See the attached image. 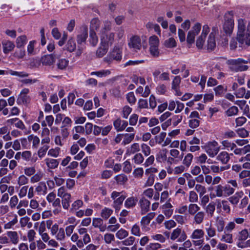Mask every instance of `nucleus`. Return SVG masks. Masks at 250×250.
Returning <instances> with one entry per match:
<instances>
[{
  "instance_id": "f257e3e1",
  "label": "nucleus",
  "mask_w": 250,
  "mask_h": 250,
  "mask_svg": "<svg viewBox=\"0 0 250 250\" xmlns=\"http://www.w3.org/2000/svg\"><path fill=\"white\" fill-rule=\"evenodd\" d=\"M237 40L242 44L250 45V21L239 19Z\"/></svg>"
},
{
  "instance_id": "f03ea898",
  "label": "nucleus",
  "mask_w": 250,
  "mask_h": 250,
  "mask_svg": "<svg viewBox=\"0 0 250 250\" xmlns=\"http://www.w3.org/2000/svg\"><path fill=\"white\" fill-rule=\"evenodd\" d=\"M225 185H218L214 187V197H227L232 195L235 192V188H238L236 180H229Z\"/></svg>"
},
{
  "instance_id": "7ed1b4c3",
  "label": "nucleus",
  "mask_w": 250,
  "mask_h": 250,
  "mask_svg": "<svg viewBox=\"0 0 250 250\" xmlns=\"http://www.w3.org/2000/svg\"><path fill=\"white\" fill-rule=\"evenodd\" d=\"M236 226L234 222H229L226 224L225 229L221 235L220 241L227 244H233L234 239L232 231L235 229Z\"/></svg>"
},
{
  "instance_id": "20e7f679",
  "label": "nucleus",
  "mask_w": 250,
  "mask_h": 250,
  "mask_svg": "<svg viewBox=\"0 0 250 250\" xmlns=\"http://www.w3.org/2000/svg\"><path fill=\"white\" fill-rule=\"evenodd\" d=\"M247 63L248 61L241 58L229 60L226 62L229 68L234 72L247 70L248 69V66L243 64Z\"/></svg>"
},
{
  "instance_id": "39448f33",
  "label": "nucleus",
  "mask_w": 250,
  "mask_h": 250,
  "mask_svg": "<svg viewBox=\"0 0 250 250\" xmlns=\"http://www.w3.org/2000/svg\"><path fill=\"white\" fill-rule=\"evenodd\" d=\"M149 52L151 56L154 58H157L160 56L159 49V39L156 36H152L148 40Z\"/></svg>"
},
{
  "instance_id": "423d86ee",
  "label": "nucleus",
  "mask_w": 250,
  "mask_h": 250,
  "mask_svg": "<svg viewBox=\"0 0 250 250\" xmlns=\"http://www.w3.org/2000/svg\"><path fill=\"white\" fill-rule=\"evenodd\" d=\"M187 238V235L184 230L181 229L177 228L171 232L170 239L172 241L177 240L178 242H182L185 241Z\"/></svg>"
},
{
  "instance_id": "0eeeda50",
  "label": "nucleus",
  "mask_w": 250,
  "mask_h": 250,
  "mask_svg": "<svg viewBox=\"0 0 250 250\" xmlns=\"http://www.w3.org/2000/svg\"><path fill=\"white\" fill-rule=\"evenodd\" d=\"M128 45L130 49L136 51L140 50L142 46L140 37L137 35L132 36L128 41Z\"/></svg>"
},
{
  "instance_id": "6e6552de",
  "label": "nucleus",
  "mask_w": 250,
  "mask_h": 250,
  "mask_svg": "<svg viewBox=\"0 0 250 250\" xmlns=\"http://www.w3.org/2000/svg\"><path fill=\"white\" fill-rule=\"evenodd\" d=\"M220 146L215 141L210 142L206 147V152L211 157L216 156L220 150Z\"/></svg>"
},
{
  "instance_id": "1a4fd4ad",
  "label": "nucleus",
  "mask_w": 250,
  "mask_h": 250,
  "mask_svg": "<svg viewBox=\"0 0 250 250\" xmlns=\"http://www.w3.org/2000/svg\"><path fill=\"white\" fill-rule=\"evenodd\" d=\"M114 33L112 32L101 34V44H104L109 47L114 42Z\"/></svg>"
},
{
  "instance_id": "9d476101",
  "label": "nucleus",
  "mask_w": 250,
  "mask_h": 250,
  "mask_svg": "<svg viewBox=\"0 0 250 250\" xmlns=\"http://www.w3.org/2000/svg\"><path fill=\"white\" fill-rule=\"evenodd\" d=\"M209 31V28L208 25H204L203 27V30L201 35L198 38L196 41V46L200 49L202 48L204 45L205 39Z\"/></svg>"
},
{
  "instance_id": "9b49d317",
  "label": "nucleus",
  "mask_w": 250,
  "mask_h": 250,
  "mask_svg": "<svg viewBox=\"0 0 250 250\" xmlns=\"http://www.w3.org/2000/svg\"><path fill=\"white\" fill-rule=\"evenodd\" d=\"M29 92V90L28 88L23 89L20 93L19 97L17 99V103L19 104H24L29 103L30 101V98L27 95Z\"/></svg>"
},
{
  "instance_id": "f8f14e48",
  "label": "nucleus",
  "mask_w": 250,
  "mask_h": 250,
  "mask_svg": "<svg viewBox=\"0 0 250 250\" xmlns=\"http://www.w3.org/2000/svg\"><path fill=\"white\" fill-rule=\"evenodd\" d=\"M121 59V51L119 47L115 46L110 54L109 59L106 57L104 59V60L109 62H110L112 60L120 61Z\"/></svg>"
},
{
  "instance_id": "ddd939ff",
  "label": "nucleus",
  "mask_w": 250,
  "mask_h": 250,
  "mask_svg": "<svg viewBox=\"0 0 250 250\" xmlns=\"http://www.w3.org/2000/svg\"><path fill=\"white\" fill-rule=\"evenodd\" d=\"M249 237V233L247 229H243L241 231H239L237 236V242L236 245L237 246L238 243H240L241 245H243L244 243V241L246 240L247 241V239Z\"/></svg>"
},
{
  "instance_id": "4468645a",
  "label": "nucleus",
  "mask_w": 250,
  "mask_h": 250,
  "mask_svg": "<svg viewBox=\"0 0 250 250\" xmlns=\"http://www.w3.org/2000/svg\"><path fill=\"white\" fill-rule=\"evenodd\" d=\"M6 235L9 240V243L11 242L14 245H17L20 241L19 236L18 232L16 231H7Z\"/></svg>"
},
{
  "instance_id": "2eb2a0df",
  "label": "nucleus",
  "mask_w": 250,
  "mask_h": 250,
  "mask_svg": "<svg viewBox=\"0 0 250 250\" xmlns=\"http://www.w3.org/2000/svg\"><path fill=\"white\" fill-rule=\"evenodd\" d=\"M206 216L205 212L203 211H198L194 215L193 223L196 225H199L203 223Z\"/></svg>"
},
{
  "instance_id": "dca6fc26",
  "label": "nucleus",
  "mask_w": 250,
  "mask_h": 250,
  "mask_svg": "<svg viewBox=\"0 0 250 250\" xmlns=\"http://www.w3.org/2000/svg\"><path fill=\"white\" fill-rule=\"evenodd\" d=\"M139 205L141 208V214H144L149 210L150 202L145 198H143L139 201Z\"/></svg>"
},
{
  "instance_id": "f3484780",
  "label": "nucleus",
  "mask_w": 250,
  "mask_h": 250,
  "mask_svg": "<svg viewBox=\"0 0 250 250\" xmlns=\"http://www.w3.org/2000/svg\"><path fill=\"white\" fill-rule=\"evenodd\" d=\"M113 125L117 131H122L126 127L128 123L126 121L118 119L114 122Z\"/></svg>"
},
{
  "instance_id": "a211bd4d",
  "label": "nucleus",
  "mask_w": 250,
  "mask_h": 250,
  "mask_svg": "<svg viewBox=\"0 0 250 250\" xmlns=\"http://www.w3.org/2000/svg\"><path fill=\"white\" fill-rule=\"evenodd\" d=\"M88 35V28L86 26L82 27V32L78 35L77 40L78 44H82L85 42Z\"/></svg>"
},
{
  "instance_id": "6ab92c4d",
  "label": "nucleus",
  "mask_w": 250,
  "mask_h": 250,
  "mask_svg": "<svg viewBox=\"0 0 250 250\" xmlns=\"http://www.w3.org/2000/svg\"><path fill=\"white\" fill-rule=\"evenodd\" d=\"M41 137L42 138L41 140L42 144H49L50 142L51 139L50 138V130L47 127H44L41 133Z\"/></svg>"
},
{
  "instance_id": "aec40b11",
  "label": "nucleus",
  "mask_w": 250,
  "mask_h": 250,
  "mask_svg": "<svg viewBox=\"0 0 250 250\" xmlns=\"http://www.w3.org/2000/svg\"><path fill=\"white\" fill-rule=\"evenodd\" d=\"M225 222L224 219L220 216H218L216 218L215 226L218 232H223L225 229Z\"/></svg>"
},
{
  "instance_id": "412c9836",
  "label": "nucleus",
  "mask_w": 250,
  "mask_h": 250,
  "mask_svg": "<svg viewBox=\"0 0 250 250\" xmlns=\"http://www.w3.org/2000/svg\"><path fill=\"white\" fill-rule=\"evenodd\" d=\"M41 62L43 65L51 66L55 62V59L52 55H44L41 59Z\"/></svg>"
},
{
  "instance_id": "4be33fe9",
  "label": "nucleus",
  "mask_w": 250,
  "mask_h": 250,
  "mask_svg": "<svg viewBox=\"0 0 250 250\" xmlns=\"http://www.w3.org/2000/svg\"><path fill=\"white\" fill-rule=\"evenodd\" d=\"M155 213L154 212H150L146 215L143 217L141 219L140 223L143 228H146L150 223V221L154 217Z\"/></svg>"
},
{
  "instance_id": "5701e85b",
  "label": "nucleus",
  "mask_w": 250,
  "mask_h": 250,
  "mask_svg": "<svg viewBox=\"0 0 250 250\" xmlns=\"http://www.w3.org/2000/svg\"><path fill=\"white\" fill-rule=\"evenodd\" d=\"M243 195V191H237L233 195L230 196L228 198V200L232 205L236 206L238 204L240 199L242 197Z\"/></svg>"
},
{
  "instance_id": "b1692460",
  "label": "nucleus",
  "mask_w": 250,
  "mask_h": 250,
  "mask_svg": "<svg viewBox=\"0 0 250 250\" xmlns=\"http://www.w3.org/2000/svg\"><path fill=\"white\" fill-rule=\"evenodd\" d=\"M92 225L94 228H99L101 232L104 231L106 229V226L103 225V221L99 218H93Z\"/></svg>"
},
{
  "instance_id": "393cba45",
  "label": "nucleus",
  "mask_w": 250,
  "mask_h": 250,
  "mask_svg": "<svg viewBox=\"0 0 250 250\" xmlns=\"http://www.w3.org/2000/svg\"><path fill=\"white\" fill-rule=\"evenodd\" d=\"M125 198L126 196L125 195H121L120 197L114 200L112 207L115 208L116 212L118 211L121 209L123 201Z\"/></svg>"
},
{
  "instance_id": "a878e982",
  "label": "nucleus",
  "mask_w": 250,
  "mask_h": 250,
  "mask_svg": "<svg viewBox=\"0 0 250 250\" xmlns=\"http://www.w3.org/2000/svg\"><path fill=\"white\" fill-rule=\"evenodd\" d=\"M230 159L229 154L226 151L221 152L216 157V160L223 164H227Z\"/></svg>"
},
{
  "instance_id": "bb28decb",
  "label": "nucleus",
  "mask_w": 250,
  "mask_h": 250,
  "mask_svg": "<svg viewBox=\"0 0 250 250\" xmlns=\"http://www.w3.org/2000/svg\"><path fill=\"white\" fill-rule=\"evenodd\" d=\"M216 46V42L215 40V34L211 32L208 38L207 41V49L208 50H212Z\"/></svg>"
},
{
  "instance_id": "cd10ccee",
  "label": "nucleus",
  "mask_w": 250,
  "mask_h": 250,
  "mask_svg": "<svg viewBox=\"0 0 250 250\" xmlns=\"http://www.w3.org/2000/svg\"><path fill=\"white\" fill-rule=\"evenodd\" d=\"M44 161L49 169H55L58 167L59 164V162L58 160L52 158H46Z\"/></svg>"
},
{
  "instance_id": "c85d7f7f",
  "label": "nucleus",
  "mask_w": 250,
  "mask_h": 250,
  "mask_svg": "<svg viewBox=\"0 0 250 250\" xmlns=\"http://www.w3.org/2000/svg\"><path fill=\"white\" fill-rule=\"evenodd\" d=\"M2 46L3 52L5 54L8 53L12 51L15 46L14 43L12 42L9 41L3 42H2Z\"/></svg>"
},
{
  "instance_id": "c756f323",
  "label": "nucleus",
  "mask_w": 250,
  "mask_h": 250,
  "mask_svg": "<svg viewBox=\"0 0 250 250\" xmlns=\"http://www.w3.org/2000/svg\"><path fill=\"white\" fill-rule=\"evenodd\" d=\"M205 233L203 229H194L190 235V238L193 240L202 239L204 236Z\"/></svg>"
},
{
  "instance_id": "7c9ffc66",
  "label": "nucleus",
  "mask_w": 250,
  "mask_h": 250,
  "mask_svg": "<svg viewBox=\"0 0 250 250\" xmlns=\"http://www.w3.org/2000/svg\"><path fill=\"white\" fill-rule=\"evenodd\" d=\"M68 64L69 61L68 60L66 59H60L56 63V66L58 70H63L66 68Z\"/></svg>"
},
{
  "instance_id": "2f4dec72",
  "label": "nucleus",
  "mask_w": 250,
  "mask_h": 250,
  "mask_svg": "<svg viewBox=\"0 0 250 250\" xmlns=\"http://www.w3.org/2000/svg\"><path fill=\"white\" fill-rule=\"evenodd\" d=\"M138 201L137 198L134 197H130L128 198L125 202V206L127 208H134Z\"/></svg>"
},
{
  "instance_id": "473e14b6",
  "label": "nucleus",
  "mask_w": 250,
  "mask_h": 250,
  "mask_svg": "<svg viewBox=\"0 0 250 250\" xmlns=\"http://www.w3.org/2000/svg\"><path fill=\"white\" fill-rule=\"evenodd\" d=\"M206 213L209 217H212L214 215L215 210V205L214 202L209 203L205 208Z\"/></svg>"
},
{
  "instance_id": "72a5a7b5",
  "label": "nucleus",
  "mask_w": 250,
  "mask_h": 250,
  "mask_svg": "<svg viewBox=\"0 0 250 250\" xmlns=\"http://www.w3.org/2000/svg\"><path fill=\"white\" fill-rule=\"evenodd\" d=\"M35 191L38 194L45 195L47 193V187L43 182L40 183L35 188Z\"/></svg>"
},
{
  "instance_id": "f704fd0d",
  "label": "nucleus",
  "mask_w": 250,
  "mask_h": 250,
  "mask_svg": "<svg viewBox=\"0 0 250 250\" xmlns=\"http://www.w3.org/2000/svg\"><path fill=\"white\" fill-rule=\"evenodd\" d=\"M182 119L183 116L182 115H175L173 116L167 122L168 123V125H169L170 123L172 122L174 126H176L182 121Z\"/></svg>"
},
{
  "instance_id": "c9c22d12",
  "label": "nucleus",
  "mask_w": 250,
  "mask_h": 250,
  "mask_svg": "<svg viewBox=\"0 0 250 250\" xmlns=\"http://www.w3.org/2000/svg\"><path fill=\"white\" fill-rule=\"evenodd\" d=\"M76 48V45L74 40L72 38H70L65 45V49L72 52L75 50Z\"/></svg>"
},
{
  "instance_id": "e433bc0d",
  "label": "nucleus",
  "mask_w": 250,
  "mask_h": 250,
  "mask_svg": "<svg viewBox=\"0 0 250 250\" xmlns=\"http://www.w3.org/2000/svg\"><path fill=\"white\" fill-rule=\"evenodd\" d=\"M27 41V38L25 35L18 37L16 41L17 47L19 48L23 47L26 43Z\"/></svg>"
},
{
  "instance_id": "4c0bfd02",
  "label": "nucleus",
  "mask_w": 250,
  "mask_h": 250,
  "mask_svg": "<svg viewBox=\"0 0 250 250\" xmlns=\"http://www.w3.org/2000/svg\"><path fill=\"white\" fill-rule=\"evenodd\" d=\"M200 210V207L196 204H190L188 207V212L191 215L196 214Z\"/></svg>"
},
{
  "instance_id": "58836bf2",
  "label": "nucleus",
  "mask_w": 250,
  "mask_h": 250,
  "mask_svg": "<svg viewBox=\"0 0 250 250\" xmlns=\"http://www.w3.org/2000/svg\"><path fill=\"white\" fill-rule=\"evenodd\" d=\"M215 95L217 96H222L227 91V87L222 85H219L214 88Z\"/></svg>"
},
{
  "instance_id": "ea45409f",
  "label": "nucleus",
  "mask_w": 250,
  "mask_h": 250,
  "mask_svg": "<svg viewBox=\"0 0 250 250\" xmlns=\"http://www.w3.org/2000/svg\"><path fill=\"white\" fill-rule=\"evenodd\" d=\"M164 45L166 48H172L176 46L177 43L175 40L173 38L171 37L165 41Z\"/></svg>"
},
{
  "instance_id": "a19ab883",
  "label": "nucleus",
  "mask_w": 250,
  "mask_h": 250,
  "mask_svg": "<svg viewBox=\"0 0 250 250\" xmlns=\"http://www.w3.org/2000/svg\"><path fill=\"white\" fill-rule=\"evenodd\" d=\"M8 74L21 78L27 77L29 76V74L25 71H16L10 69L8 70Z\"/></svg>"
},
{
  "instance_id": "79ce46f5",
  "label": "nucleus",
  "mask_w": 250,
  "mask_h": 250,
  "mask_svg": "<svg viewBox=\"0 0 250 250\" xmlns=\"http://www.w3.org/2000/svg\"><path fill=\"white\" fill-rule=\"evenodd\" d=\"M123 140L122 144L124 145L129 144L134 139L135 136V133H125L123 134Z\"/></svg>"
},
{
  "instance_id": "37998d69",
  "label": "nucleus",
  "mask_w": 250,
  "mask_h": 250,
  "mask_svg": "<svg viewBox=\"0 0 250 250\" xmlns=\"http://www.w3.org/2000/svg\"><path fill=\"white\" fill-rule=\"evenodd\" d=\"M71 194L69 193L62 198V204L63 208L67 209L70 206Z\"/></svg>"
},
{
  "instance_id": "c03bdc74",
  "label": "nucleus",
  "mask_w": 250,
  "mask_h": 250,
  "mask_svg": "<svg viewBox=\"0 0 250 250\" xmlns=\"http://www.w3.org/2000/svg\"><path fill=\"white\" fill-rule=\"evenodd\" d=\"M108 49V47L100 44V46L96 51V55L99 58L102 57L107 53Z\"/></svg>"
},
{
  "instance_id": "a18cd8bd",
  "label": "nucleus",
  "mask_w": 250,
  "mask_h": 250,
  "mask_svg": "<svg viewBox=\"0 0 250 250\" xmlns=\"http://www.w3.org/2000/svg\"><path fill=\"white\" fill-rule=\"evenodd\" d=\"M207 233V239L214 237L216 235V230L211 225L207 227L205 229Z\"/></svg>"
},
{
  "instance_id": "49530a36",
  "label": "nucleus",
  "mask_w": 250,
  "mask_h": 250,
  "mask_svg": "<svg viewBox=\"0 0 250 250\" xmlns=\"http://www.w3.org/2000/svg\"><path fill=\"white\" fill-rule=\"evenodd\" d=\"M115 179L118 184L124 185L128 180L127 177L125 174H119L115 177Z\"/></svg>"
},
{
  "instance_id": "de8ad7c7",
  "label": "nucleus",
  "mask_w": 250,
  "mask_h": 250,
  "mask_svg": "<svg viewBox=\"0 0 250 250\" xmlns=\"http://www.w3.org/2000/svg\"><path fill=\"white\" fill-rule=\"evenodd\" d=\"M193 157V155L191 153H188L186 155L183 161V164L184 166L188 167L191 164Z\"/></svg>"
},
{
  "instance_id": "09e8293b",
  "label": "nucleus",
  "mask_w": 250,
  "mask_h": 250,
  "mask_svg": "<svg viewBox=\"0 0 250 250\" xmlns=\"http://www.w3.org/2000/svg\"><path fill=\"white\" fill-rule=\"evenodd\" d=\"M169 153L171 157L175 159H178L179 160H182L184 155L183 153L180 154L179 151L176 149H172L170 150Z\"/></svg>"
},
{
  "instance_id": "8fccbe9b",
  "label": "nucleus",
  "mask_w": 250,
  "mask_h": 250,
  "mask_svg": "<svg viewBox=\"0 0 250 250\" xmlns=\"http://www.w3.org/2000/svg\"><path fill=\"white\" fill-rule=\"evenodd\" d=\"M89 41L91 44L95 46L98 42V38L96 33L93 31H90L89 36Z\"/></svg>"
},
{
  "instance_id": "3c124183",
  "label": "nucleus",
  "mask_w": 250,
  "mask_h": 250,
  "mask_svg": "<svg viewBox=\"0 0 250 250\" xmlns=\"http://www.w3.org/2000/svg\"><path fill=\"white\" fill-rule=\"evenodd\" d=\"M229 166H222L219 167L218 166L212 165L210 166V170L214 173H219L225 170L229 169Z\"/></svg>"
},
{
  "instance_id": "603ef678",
  "label": "nucleus",
  "mask_w": 250,
  "mask_h": 250,
  "mask_svg": "<svg viewBox=\"0 0 250 250\" xmlns=\"http://www.w3.org/2000/svg\"><path fill=\"white\" fill-rule=\"evenodd\" d=\"M29 141H32L33 147L37 148L40 144V139L37 136L30 135L28 137Z\"/></svg>"
},
{
  "instance_id": "864d4df0",
  "label": "nucleus",
  "mask_w": 250,
  "mask_h": 250,
  "mask_svg": "<svg viewBox=\"0 0 250 250\" xmlns=\"http://www.w3.org/2000/svg\"><path fill=\"white\" fill-rule=\"evenodd\" d=\"M113 212V210L109 208H104L102 210L101 216L104 219H108Z\"/></svg>"
},
{
  "instance_id": "5fc2aeb1",
  "label": "nucleus",
  "mask_w": 250,
  "mask_h": 250,
  "mask_svg": "<svg viewBox=\"0 0 250 250\" xmlns=\"http://www.w3.org/2000/svg\"><path fill=\"white\" fill-rule=\"evenodd\" d=\"M43 176V174L41 172H38L35 173L30 178V182L31 183H35L40 181Z\"/></svg>"
},
{
  "instance_id": "6e6d98bb",
  "label": "nucleus",
  "mask_w": 250,
  "mask_h": 250,
  "mask_svg": "<svg viewBox=\"0 0 250 250\" xmlns=\"http://www.w3.org/2000/svg\"><path fill=\"white\" fill-rule=\"evenodd\" d=\"M29 180L24 175L20 176L17 179V184L19 187L25 185L28 183Z\"/></svg>"
},
{
  "instance_id": "4d7b16f0",
  "label": "nucleus",
  "mask_w": 250,
  "mask_h": 250,
  "mask_svg": "<svg viewBox=\"0 0 250 250\" xmlns=\"http://www.w3.org/2000/svg\"><path fill=\"white\" fill-rule=\"evenodd\" d=\"M111 29V23L108 21H106L104 23V25L101 31V34L102 33H108Z\"/></svg>"
},
{
  "instance_id": "13d9d810",
  "label": "nucleus",
  "mask_w": 250,
  "mask_h": 250,
  "mask_svg": "<svg viewBox=\"0 0 250 250\" xmlns=\"http://www.w3.org/2000/svg\"><path fill=\"white\" fill-rule=\"evenodd\" d=\"M162 245L158 243H150L146 246V250H158L161 248Z\"/></svg>"
},
{
  "instance_id": "bf43d9fd",
  "label": "nucleus",
  "mask_w": 250,
  "mask_h": 250,
  "mask_svg": "<svg viewBox=\"0 0 250 250\" xmlns=\"http://www.w3.org/2000/svg\"><path fill=\"white\" fill-rule=\"evenodd\" d=\"M83 201L81 200H77L74 202L71 205V208H70L71 211H73L78 209L80 208L83 206Z\"/></svg>"
},
{
  "instance_id": "052dcab7",
  "label": "nucleus",
  "mask_w": 250,
  "mask_h": 250,
  "mask_svg": "<svg viewBox=\"0 0 250 250\" xmlns=\"http://www.w3.org/2000/svg\"><path fill=\"white\" fill-rule=\"evenodd\" d=\"M49 147V146H48L44 145L40 148L38 151V155L40 159H42L45 155Z\"/></svg>"
},
{
  "instance_id": "680f3d73",
  "label": "nucleus",
  "mask_w": 250,
  "mask_h": 250,
  "mask_svg": "<svg viewBox=\"0 0 250 250\" xmlns=\"http://www.w3.org/2000/svg\"><path fill=\"white\" fill-rule=\"evenodd\" d=\"M234 27V23L231 21L230 22H225L223 28L226 33H230Z\"/></svg>"
},
{
  "instance_id": "e2e57ef3",
  "label": "nucleus",
  "mask_w": 250,
  "mask_h": 250,
  "mask_svg": "<svg viewBox=\"0 0 250 250\" xmlns=\"http://www.w3.org/2000/svg\"><path fill=\"white\" fill-rule=\"evenodd\" d=\"M104 239L106 244H110L115 241V237L112 233H106L104 235Z\"/></svg>"
},
{
  "instance_id": "0e129e2a",
  "label": "nucleus",
  "mask_w": 250,
  "mask_h": 250,
  "mask_svg": "<svg viewBox=\"0 0 250 250\" xmlns=\"http://www.w3.org/2000/svg\"><path fill=\"white\" fill-rule=\"evenodd\" d=\"M128 231L123 229H119L116 234V237L120 240H122L126 237L128 236Z\"/></svg>"
},
{
  "instance_id": "69168bd1",
  "label": "nucleus",
  "mask_w": 250,
  "mask_h": 250,
  "mask_svg": "<svg viewBox=\"0 0 250 250\" xmlns=\"http://www.w3.org/2000/svg\"><path fill=\"white\" fill-rule=\"evenodd\" d=\"M131 233L134 236L140 237L141 235L140 227L137 224L134 225L131 228Z\"/></svg>"
},
{
  "instance_id": "338daca9",
  "label": "nucleus",
  "mask_w": 250,
  "mask_h": 250,
  "mask_svg": "<svg viewBox=\"0 0 250 250\" xmlns=\"http://www.w3.org/2000/svg\"><path fill=\"white\" fill-rule=\"evenodd\" d=\"M238 112V108L235 106H232L229 108L226 111V115L229 116H232L236 115Z\"/></svg>"
},
{
  "instance_id": "774afa93",
  "label": "nucleus",
  "mask_w": 250,
  "mask_h": 250,
  "mask_svg": "<svg viewBox=\"0 0 250 250\" xmlns=\"http://www.w3.org/2000/svg\"><path fill=\"white\" fill-rule=\"evenodd\" d=\"M100 21L98 19H93L91 21L90 31H94L99 28Z\"/></svg>"
}]
</instances>
